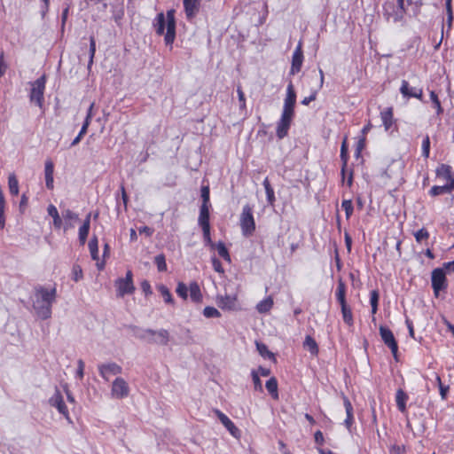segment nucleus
Instances as JSON below:
<instances>
[{
  "mask_svg": "<svg viewBox=\"0 0 454 454\" xmlns=\"http://www.w3.org/2000/svg\"><path fill=\"white\" fill-rule=\"evenodd\" d=\"M56 297L57 289L55 286L51 289L43 286L35 287L31 300L33 309L38 318L46 320L51 317V307L56 301Z\"/></svg>",
  "mask_w": 454,
  "mask_h": 454,
  "instance_id": "1",
  "label": "nucleus"
},
{
  "mask_svg": "<svg viewBox=\"0 0 454 454\" xmlns=\"http://www.w3.org/2000/svg\"><path fill=\"white\" fill-rule=\"evenodd\" d=\"M153 26L158 35H164L166 45L172 47L176 39V18L175 10L170 9L167 13L160 12L153 20Z\"/></svg>",
  "mask_w": 454,
  "mask_h": 454,
  "instance_id": "2",
  "label": "nucleus"
},
{
  "mask_svg": "<svg viewBox=\"0 0 454 454\" xmlns=\"http://www.w3.org/2000/svg\"><path fill=\"white\" fill-rule=\"evenodd\" d=\"M239 222L242 234L245 237L252 236L255 231V222L250 205L247 204L243 207Z\"/></svg>",
  "mask_w": 454,
  "mask_h": 454,
  "instance_id": "3",
  "label": "nucleus"
},
{
  "mask_svg": "<svg viewBox=\"0 0 454 454\" xmlns=\"http://www.w3.org/2000/svg\"><path fill=\"white\" fill-rule=\"evenodd\" d=\"M46 83V76L43 74L38 79H36L34 82L31 83V90H30V101L35 102L39 107L43 106L44 101V90Z\"/></svg>",
  "mask_w": 454,
  "mask_h": 454,
  "instance_id": "4",
  "label": "nucleus"
},
{
  "mask_svg": "<svg viewBox=\"0 0 454 454\" xmlns=\"http://www.w3.org/2000/svg\"><path fill=\"white\" fill-rule=\"evenodd\" d=\"M431 284L434 294L436 297L439 296L442 291L445 292L447 290L448 283L443 268H436L432 271Z\"/></svg>",
  "mask_w": 454,
  "mask_h": 454,
  "instance_id": "5",
  "label": "nucleus"
},
{
  "mask_svg": "<svg viewBox=\"0 0 454 454\" xmlns=\"http://www.w3.org/2000/svg\"><path fill=\"white\" fill-rule=\"evenodd\" d=\"M117 288V296L123 297L126 294H131L135 291L133 284V274L131 270H128L124 278H119L114 283Z\"/></svg>",
  "mask_w": 454,
  "mask_h": 454,
  "instance_id": "6",
  "label": "nucleus"
},
{
  "mask_svg": "<svg viewBox=\"0 0 454 454\" xmlns=\"http://www.w3.org/2000/svg\"><path fill=\"white\" fill-rule=\"evenodd\" d=\"M129 387L122 378H116L112 384L111 395L114 398L122 399L129 395Z\"/></svg>",
  "mask_w": 454,
  "mask_h": 454,
  "instance_id": "7",
  "label": "nucleus"
},
{
  "mask_svg": "<svg viewBox=\"0 0 454 454\" xmlns=\"http://www.w3.org/2000/svg\"><path fill=\"white\" fill-rule=\"evenodd\" d=\"M296 103V92L292 82H289L286 88V96L284 100V106L282 113L294 115V106Z\"/></svg>",
  "mask_w": 454,
  "mask_h": 454,
  "instance_id": "8",
  "label": "nucleus"
},
{
  "mask_svg": "<svg viewBox=\"0 0 454 454\" xmlns=\"http://www.w3.org/2000/svg\"><path fill=\"white\" fill-rule=\"evenodd\" d=\"M380 334L384 343L391 349V352L395 356L398 350V345L392 331L387 327L380 325Z\"/></svg>",
  "mask_w": 454,
  "mask_h": 454,
  "instance_id": "9",
  "label": "nucleus"
},
{
  "mask_svg": "<svg viewBox=\"0 0 454 454\" xmlns=\"http://www.w3.org/2000/svg\"><path fill=\"white\" fill-rule=\"evenodd\" d=\"M98 372L100 376L108 381L111 376L121 374L122 368L116 363L101 364L98 365Z\"/></svg>",
  "mask_w": 454,
  "mask_h": 454,
  "instance_id": "10",
  "label": "nucleus"
},
{
  "mask_svg": "<svg viewBox=\"0 0 454 454\" xmlns=\"http://www.w3.org/2000/svg\"><path fill=\"white\" fill-rule=\"evenodd\" d=\"M294 116L282 113L280 120L277 123V137L279 139L287 136Z\"/></svg>",
  "mask_w": 454,
  "mask_h": 454,
  "instance_id": "11",
  "label": "nucleus"
},
{
  "mask_svg": "<svg viewBox=\"0 0 454 454\" xmlns=\"http://www.w3.org/2000/svg\"><path fill=\"white\" fill-rule=\"evenodd\" d=\"M302 43L300 41L292 57L290 74L294 75L301 71L303 62Z\"/></svg>",
  "mask_w": 454,
  "mask_h": 454,
  "instance_id": "12",
  "label": "nucleus"
},
{
  "mask_svg": "<svg viewBox=\"0 0 454 454\" xmlns=\"http://www.w3.org/2000/svg\"><path fill=\"white\" fill-rule=\"evenodd\" d=\"M400 92L404 98H416L419 100H422L423 98V90L421 88L411 87L405 80L402 81Z\"/></svg>",
  "mask_w": 454,
  "mask_h": 454,
  "instance_id": "13",
  "label": "nucleus"
},
{
  "mask_svg": "<svg viewBox=\"0 0 454 454\" xmlns=\"http://www.w3.org/2000/svg\"><path fill=\"white\" fill-rule=\"evenodd\" d=\"M214 412L232 436H234L235 438H239L240 436L239 429L224 413H223L219 410H215Z\"/></svg>",
  "mask_w": 454,
  "mask_h": 454,
  "instance_id": "14",
  "label": "nucleus"
},
{
  "mask_svg": "<svg viewBox=\"0 0 454 454\" xmlns=\"http://www.w3.org/2000/svg\"><path fill=\"white\" fill-rule=\"evenodd\" d=\"M49 403L51 406L56 407L59 413L68 419V410L64 403L63 396L58 389H56L54 395L49 399Z\"/></svg>",
  "mask_w": 454,
  "mask_h": 454,
  "instance_id": "15",
  "label": "nucleus"
},
{
  "mask_svg": "<svg viewBox=\"0 0 454 454\" xmlns=\"http://www.w3.org/2000/svg\"><path fill=\"white\" fill-rule=\"evenodd\" d=\"M168 341L169 333L165 329L154 331V336H151L150 339L147 340V342L149 343H156L160 345H167Z\"/></svg>",
  "mask_w": 454,
  "mask_h": 454,
  "instance_id": "16",
  "label": "nucleus"
},
{
  "mask_svg": "<svg viewBox=\"0 0 454 454\" xmlns=\"http://www.w3.org/2000/svg\"><path fill=\"white\" fill-rule=\"evenodd\" d=\"M448 183L442 186L434 185L430 191L429 194L433 197L438 196L443 193H450L454 190V178L448 179Z\"/></svg>",
  "mask_w": 454,
  "mask_h": 454,
  "instance_id": "17",
  "label": "nucleus"
},
{
  "mask_svg": "<svg viewBox=\"0 0 454 454\" xmlns=\"http://www.w3.org/2000/svg\"><path fill=\"white\" fill-rule=\"evenodd\" d=\"M200 0H184V12L188 19L193 18L199 12Z\"/></svg>",
  "mask_w": 454,
  "mask_h": 454,
  "instance_id": "18",
  "label": "nucleus"
},
{
  "mask_svg": "<svg viewBox=\"0 0 454 454\" xmlns=\"http://www.w3.org/2000/svg\"><path fill=\"white\" fill-rule=\"evenodd\" d=\"M53 173H54V164L51 161V160H47L45 161V165H44V176H45V184L49 190H52L54 187Z\"/></svg>",
  "mask_w": 454,
  "mask_h": 454,
  "instance_id": "19",
  "label": "nucleus"
},
{
  "mask_svg": "<svg viewBox=\"0 0 454 454\" xmlns=\"http://www.w3.org/2000/svg\"><path fill=\"white\" fill-rule=\"evenodd\" d=\"M236 304V297L231 295L217 297V305L223 309H233Z\"/></svg>",
  "mask_w": 454,
  "mask_h": 454,
  "instance_id": "20",
  "label": "nucleus"
},
{
  "mask_svg": "<svg viewBox=\"0 0 454 454\" xmlns=\"http://www.w3.org/2000/svg\"><path fill=\"white\" fill-rule=\"evenodd\" d=\"M209 207L201 205L200 208L199 224L201 228L210 227L209 223Z\"/></svg>",
  "mask_w": 454,
  "mask_h": 454,
  "instance_id": "21",
  "label": "nucleus"
},
{
  "mask_svg": "<svg viewBox=\"0 0 454 454\" xmlns=\"http://www.w3.org/2000/svg\"><path fill=\"white\" fill-rule=\"evenodd\" d=\"M189 293L192 301L199 303L202 301V294L197 282H192L190 284Z\"/></svg>",
  "mask_w": 454,
  "mask_h": 454,
  "instance_id": "22",
  "label": "nucleus"
},
{
  "mask_svg": "<svg viewBox=\"0 0 454 454\" xmlns=\"http://www.w3.org/2000/svg\"><path fill=\"white\" fill-rule=\"evenodd\" d=\"M346 285L342 279H339L337 289H336V299L339 301L340 307L348 305L346 301Z\"/></svg>",
  "mask_w": 454,
  "mask_h": 454,
  "instance_id": "23",
  "label": "nucleus"
},
{
  "mask_svg": "<svg viewBox=\"0 0 454 454\" xmlns=\"http://www.w3.org/2000/svg\"><path fill=\"white\" fill-rule=\"evenodd\" d=\"M384 8V16L387 18V20H389L391 18L393 19L394 22H397L401 20L402 14L395 13L393 15L391 12H394L395 9V5L394 3H386L383 6Z\"/></svg>",
  "mask_w": 454,
  "mask_h": 454,
  "instance_id": "24",
  "label": "nucleus"
},
{
  "mask_svg": "<svg viewBox=\"0 0 454 454\" xmlns=\"http://www.w3.org/2000/svg\"><path fill=\"white\" fill-rule=\"evenodd\" d=\"M343 403L347 413V419H345V426L349 429L354 422V417H353V407L350 403V401L344 396L343 397Z\"/></svg>",
  "mask_w": 454,
  "mask_h": 454,
  "instance_id": "25",
  "label": "nucleus"
},
{
  "mask_svg": "<svg viewBox=\"0 0 454 454\" xmlns=\"http://www.w3.org/2000/svg\"><path fill=\"white\" fill-rule=\"evenodd\" d=\"M131 329H133L134 335L140 340L147 341L151 336H154V330L152 329H141L137 326H131Z\"/></svg>",
  "mask_w": 454,
  "mask_h": 454,
  "instance_id": "26",
  "label": "nucleus"
},
{
  "mask_svg": "<svg viewBox=\"0 0 454 454\" xmlns=\"http://www.w3.org/2000/svg\"><path fill=\"white\" fill-rule=\"evenodd\" d=\"M340 159H341V161H342L341 176H342V180H344L346 168H347V164H348V145H347L346 138L344 139V141L341 144V147H340Z\"/></svg>",
  "mask_w": 454,
  "mask_h": 454,
  "instance_id": "27",
  "label": "nucleus"
},
{
  "mask_svg": "<svg viewBox=\"0 0 454 454\" xmlns=\"http://www.w3.org/2000/svg\"><path fill=\"white\" fill-rule=\"evenodd\" d=\"M303 347L311 355L317 356L318 354V346L316 340L309 335H307L303 342Z\"/></svg>",
  "mask_w": 454,
  "mask_h": 454,
  "instance_id": "28",
  "label": "nucleus"
},
{
  "mask_svg": "<svg viewBox=\"0 0 454 454\" xmlns=\"http://www.w3.org/2000/svg\"><path fill=\"white\" fill-rule=\"evenodd\" d=\"M273 304H274L273 299L271 298V296H268L267 298L261 301L256 305V309L259 313L264 314V313L269 312L271 309V308L273 307Z\"/></svg>",
  "mask_w": 454,
  "mask_h": 454,
  "instance_id": "29",
  "label": "nucleus"
},
{
  "mask_svg": "<svg viewBox=\"0 0 454 454\" xmlns=\"http://www.w3.org/2000/svg\"><path fill=\"white\" fill-rule=\"evenodd\" d=\"M408 399V396L406 393L402 390L398 389L395 395V401L396 405L400 411L404 412L406 411V400Z\"/></svg>",
  "mask_w": 454,
  "mask_h": 454,
  "instance_id": "30",
  "label": "nucleus"
},
{
  "mask_svg": "<svg viewBox=\"0 0 454 454\" xmlns=\"http://www.w3.org/2000/svg\"><path fill=\"white\" fill-rule=\"evenodd\" d=\"M381 120L386 130H388L393 124V110L392 108H387L380 114Z\"/></svg>",
  "mask_w": 454,
  "mask_h": 454,
  "instance_id": "31",
  "label": "nucleus"
},
{
  "mask_svg": "<svg viewBox=\"0 0 454 454\" xmlns=\"http://www.w3.org/2000/svg\"><path fill=\"white\" fill-rule=\"evenodd\" d=\"M49 215L53 218L54 227L59 229L62 226V220L55 206L50 205L47 208Z\"/></svg>",
  "mask_w": 454,
  "mask_h": 454,
  "instance_id": "32",
  "label": "nucleus"
},
{
  "mask_svg": "<svg viewBox=\"0 0 454 454\" xmlns=\"http://www.w3.org/2000/svg\"><path fill=\"white\" fill-rule=\"evenodd\" d=\"M436 176L443 177L445 180L453 178L451 176V167L446 164H441L436 168Z\"/></svg>",
  "mask_w": 454,
  "mask_h": 454,
  "instance_id": "33",
  "label": "nucleus"
},
{
  "mask_svg": "<svg viewBox=\"0 0 454 454\" xmlns=\"http://www.w3.org/2000/svg\"><path fill=\"white\" fill-rule=\"evenodd\" d=\"M262 184H263L264 189H265V192H266V196H267V201H268V203L270 205L272 206L274 204L276 199H275L274 190L271 187L268 177H266L263 180Z\"/></svg>",
  "mask_w": 454,
  "mask_h": 454,
  "instance_id": "34",
  "label": "nucleus"
},
{
  "mask_svg": "<svg viewBox=\"0 0 454 454\" xmlns=\"http://www.w3.org/2000/svg\"><path fill=\"white\" fill-rule=\"evenodd\" d=\"M265 387H266L268 392L271 395V396L274 399L278 398V381H277L276 378L272 377L270 380H268L266 381Z\"/></svg>",
  "mask_w": 454,
  "mask_h": 454,
  "instance_id": "35",
  "label": "nucleus"
},
{
  "mask_svg": "<svg viewBox=\"0 0 454 454\" xmlns=\"http://www.w3.org/2000/svg\"><path fill=\"white\" fill-rule=\"evenodd\" d=\"M8 186H9L10 193L12 196H17L19 194V182L14 174L9 175Z\"/></svg>",
  "mask_w": 454,
  "mask_h": 454,
  "instance_id": "36",
  "label": "nucleus"
},
{
  "mask_svg": "<svg viewBox=\"0 0 454 454\" xmlns=\"http://www.w3.org/2000/svg\"><path fill=\"white\" fill-rule=\"evenodd\" d=\"M343 321L349 326L353 325L354 319L351 309L348 305L340 307Z\"/></svg>",
  "mask_w": 454,
  "mask_h": 454,
  "instance_id": "37",
  "label": "nucleus"
},
{
  "mask_svg": "<svg viewBox=\"0 0 454 454\" xmlns=\"http://www.w3.org/2000/svg\"><path fill=\"white\" fill-rule=\"evenodd\" d=\"M89 249L92 260H98V242L96 236H94L89 242Z\"/></svg>",
  "mask_w": 454,
  "mask_h": 454,
  "instance_id": "38",
  "label": "nucleus"
},
{
  "mask_svg": "<svg viewBox=\"0 0 454 454\" xmlns=\"http://www.w3.org/2000/svg\"><path fill=\"white\" fill-rule=\"evenodd\" d=\"M215 248L217 250L218 254L225 261L231 262V256L223 242L219 241L215 245Z\"/></svg>",
  "mask_w": 454,
  "mask_h": 454,
  "instance_id": "39",
  "label": "nucleus"
},
{
  "mask_svg": "<svg viewBox=\"0 0 454 454\" xmlns=\"http://www.w3.org/2000/svg\"><path fill=\"white\" fill-rule=\"evenodd\" d=\"M157 289L160 293V294L162 295V297L164 299V301L166 303H169V304H173L174 303V300L172 298V295H171L168 288L166 286L159 285L157 286Z\"/></svg>",
  "mask_w": 454,
  "mask_h": 454,
  "instance_id": "40",
  "label": "nucleus"
},
{
  "mask_svg": "<svg viewBox=\"0 0 454 454\" xmlns=\"http://www.w3.org/2000/svg\"><path fill=\"white\" fill-rule=\"evenodd\" d=\"M90 231V225L87 223H83L82 226L79 228V242L82 246H83L87 240V237Z\"/></svg>",
  "mask_w": 454,
  "mask_h": 454,
  "instance_id": "41",
  "label": "nucleus"
},
{
  "mask_svg": "<svg viewBox=\"0 0 454 454\" xmlns=\"http://www.w3.org/2000/svg\"><path fill=\"white\" fill-rule=\"evenodd\" d=\"M256 349L264 358H273L274 354L268 349V347L262 342H256Z\"/></svg>",
  "mask_w": 454,
  "mask_h": 454,
  "instance_id": "42",
  "label": "nucleus"
},
{
  "mask_svg": "<svg viewBox=\"0 0 454 454\" xmlns=\"http://www.w3.org/2000/svg\"><path fill=\"white\" fill-rule=\"evenodd\" d=\"M379 292L377 290H372L370 293V303L372 306V313L374 315L378 310V302H379Z\"/></svg>",
  "mask_w": 454,
  "mask_h": 454,
  "instance_id": "43",
  "label": "nucleus"
},
{
  "mask_svg": "<svg viewBox=\"0 0 454 454\" xmlns=\"http://www.w3.org/2000/svg\"><path fill=\"white\" fill-rule=\"evenodd\" d=\"M154 262L159 271L163 272L167 270L166 258L163 254L155 256Z\"/></svg>",
  "mask_w": 454,
  "mask_h": 454,
  "instance_id": "44",
  "label": "nucleus"
},
{
  "mask_svg": "<svg viewBox=\"0 0 454 454\" xmlns=\"http://www.w3.org/2000/svg\"><path fill=\"white\" fill-rule=\"evenodd\" d=\"M430 99L433 103V106L436 109V114L438 115L442 114L443 112V109L441 106V102L438 98V96L434 91L430 92Z\"/></svg>",
  "mask_w": 454,
  "mask_h": 454,
  "instance_id": "45",
  "label": "nucleus"
},
{
  "mask_svg": "<svg viewBox=\"0 0 454 454\" xmlns=\"http://www.w3.org/2000/svg\"><path fill=\"white\" fill-rule=\"evenodd\" d=\"M203 315L207 318L220 317L221 313L215 307L207 306L203 309Z\"/></svg>",
  "mask_w": 454,
  "mask_h": 454,
  "instance_id": "46",
  "label": "nucleus"
},
{
  "mask_svg": "<svg viewBox=\"0 0 454 454\" xmlns=\"http://www.w3.org/2000/svg\"><path fill=\"white\" fill-rule=\"evenodd\" d=\"M83 278L82 270L80 265L74 264L72 269V279L75 282L80 281Z\"/></svg>",
  "mask_w": 454,
  "mask_h": 454,
  "instance_id": "47",
  "label": "nucleus"
},
{
  "mask_svg": "<svg viewBox=\"0 0 454 454\" xmlns=\"http://www.w3.org/2000/svg\"><path fill=\"white\" fill-rule=\"evenodd\" d=\"M96 52V41L93 36H90V59L88 63V68H90L91 65L93 64V59Z\"/></svg>",
  "mask_w": 454,
  "mask_h": 454,
  "instance_id": "48",
  "label": "nucleus"
},
{
  "mask_svg": "<svg viewBox=\"0 0 454 454\" xmlns=\"http://www.w3.org/2000/svg\"><path fill=\"white\" fill-rule=\"evenodd\" d=\"M251 375H252V380H253L254 389L256 391L262 392L263 388H262V384L260 380L259 374L254 370H253L251 372Z\"/></svg>",
  "mask_w": 454,
  "mask_h": 454,
  "instance_id": "49",
  "label": "nucleus"
},
{
  "mask_svg": "<svg viewBox=\"0 0 454 454\" xmlns=\"http://www.w3.org/2000/svg\"><path fill=\"white\" fill-rule=\"evenodd\" d=\"M188 291H189V288L186 286V285L184 283H183V282L178 283L176 292L181 298H183L184 300L187 299Z\"/></svg>",
  "mask_w": 454,
  "mask_h": 454,
  "instance_id": "50",
  "label": "nucleus"
},
{
  "mask_svg": "<svg viewBox=\"0 0 454 454\" xmlns=\"http://www.w3.org/2000/svg\"><path fill=\"white\" fill-rule=\"evenodd\" d=\"M341 207L345 210L346 218L348 219L353 214V204L351 200H344Z\"/></svg>",
  "mask_w": 454,
  "mask_h": 454,
  "instance_id": "51",
  "label": "nucleus"
},
{
  "mask_svg": "<svg viewBox=\"0 0 454 454\" xmlns=\"http://www.w3.org/2000/svg\"><path fill=\"white\" fill-rule=\"evenodd\" d=\"M203 232V239L206 245L210 246L211 248H215V243H214L210 237V227L201 228Z\"/></svg>",
  "mask_w": 454,
  "mask_h": 454,
  "instance_id": "52",
  "label": "nucleus"
},
{
  "mask_svg": "<svg viewBox=\"0 0 454 454\" xmlns=\"http://www.w3.org/2000/svg\"><path fill=\"white\" fill-rule=\"evenodd\" d=\"M62 216L66 222L78 220V215L68 208L62 210Z\"/></svg>",
  "mask_w": 454,
  "mask_h": 454,
  "instance_id": "53",
  "label": "nucleus"
},
{
  "mask_svg": "<svg viewBox=\"0 0 454 454\" xmlns=\"http://www.w3.org/2000/svg\"><path fill=\"white\" fill-rule=\"evenodd\" d=\"M430 152V139L426 136L422 142V154L425 158H428Z\"/></svg>",
  "mask_w": 454,
  "mask_h": 454,
  "instance_id": "54",
  "label": "nucleus"
},
{
  "mask_svg": "<svg viewBox=\"0 0 454 454\" xmlns=\"http://www.w3.org/2000/svg\"><path fill=\"white\" fill-rule=\"evenodd\" d=\"M201 199H202V204L201 205L210 206V202H209V187L208 186H202L201 187Z\"/></svg>",
  "mask_w": 454,
  "mask_h": 454,
  "instance_id": "55",
  "label": "nucleus"
},
{
  "mask_svg": "<svg viewBox=\"0 0 454 454\" xmlns=\"http://www.w3.org/2000/svg\"><path fill=\"white\" fill-rule=\"evenodd\" d=\"M414 236L418 242H421L422 240L428 239L429 233L426 229L422 228L416 231Z\"/></svg>",
  "mask_w": 454,
  "mask_h": 454,
  "instance_id": "56",
  "label": "nucleus"
},
{
  "mask_svg": "<svg viewBox=\"0 0 454 454\" xmlns=\"http://www.w3.org/2000/svg\"><path fill=\"white\" fill-rule=\"evenodd\" d=\"M437 381H438V385H439V390H440V395H441V397L442 399H446L447 397V393L449 391V386H443L442 384V381H441V379L439 376H437Z\"/></svg>",
  "mask_w": 454,
  "mask_h": 454,
  "instance_id": "57",
  "label": "nucleus"
},
{
  "mask_svg": "<svg viewBox=\"0 0 454 454\" xmlns=\"http://www.w3.org/2000/svg\"><path fill=\"white\" fill-rule=\"evenodd\" d=\"M212 265L215 271H217L219 273H223V268L222 262H220L219 259H217L216 257H213L212 258Z\"/></svg>",
  "mask_w": 454,
  "mask_h": 454,
  "instance_id": "58",
  "label": "nucleus"
},
{
  "mask_svg": "<svg viewBox=\"0 0 454 454\" xmlns=\"http://www.w3.org/2000/svg\"><path fill=\"white\" fill-rule=\"evenodd\" d=\"M237 92H238V97H239V106L241 109H243L246 107L245 94L240 87H238Z\"/></svg>",
  "mask_w": 454,
  "mask_h": 454,
  "instance_id": "59",
  "label": "nucleus"
},
{
  "mask_svg": "<svg viewBox=\"0 0 454 454\" xmlns=\"http://www.w3.org/2000/svg\"><path fill=\"white\" fill-rule=\"evenodd\" d=\"M141 289L145 294V295L152 294L151 285L147 280H144L141 283Z\"/></svg>",
  "mask_w": 454,
  "mask_h": 454,
  "instance_id": "60",
  "label": "nucleus"
},
{
  "mask_svg": "<svg viewBox=\"0 0 454 454\" xmlns=\"http://www.w3.org/2000/svg\"><path fill=\"white\" fill-rule=\"evenodd\" d=\"M6 69H7V66L4 62V52L2 51L0 53V78L4 74Z\"/></svg>",
  "mask_w": 454,
  "mask_h": 454,
  "instance_id": "61",
  "label": "nucleus"
},
{
  "mask_svg": "<svg viewBox=\"0 0 454 454\" xmlns=\"http://www.w3.org/2000/svg\"><path fill=\"white\" fill-rule=\"evenodd\" d=\"M84 363L82 360H78V369L76 372L77 377L82 380L83 378Z\"/></svg>",
  "mask_w": 454,
  "mask_h": 454,
  "instance_id": "62",
  "label": "nucleus"
},
{
  "mask_svg": "<svg viewBox=\"0 0 454 454\" xmlns=\"http://www.w3.org/2000/svg\"><path fill=\"white\" fill-rule=\"evenodd\" d=\"M314 438H315L316 443H317L319 445L324 444L325 439H324L323 433L321 431H317L314 434Z\"/></svg>",
  "mask_w": 454,
  "mask_h": 454,
  "instance_id": "63",
  "label": "nucleus"
},
{
  "mask_svg": "<svg viewBox=\"0 0 454 454\" xmlns=\"http://www.w3.org/2000/svg\"><path fill=\"white\" fill-rule=\"evenodd\" d=\"M317 97V92H313L310 96L304 98L301 100V104L304 106H308L310 102L314 101Z\"/></svg>",
  "mask_w": 454,
  "mask_h": 454,
  "instance_id": "64",
  "label": "nucleus"
}]
</instances>
